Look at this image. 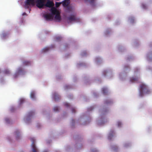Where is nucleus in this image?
<instances>
[{
    "instance_id": "1",
    "label": "nucleus",
    "mask_w": 152,
    "mask_h": 152,
    "mask_svg": "<svg viewBox=\"0 0 152 152\" xmlns=\"http://www.w3.org/2000/svg\"><path fill=\"white\" fill-rule=\"evenodd\" d=\"M45 0H37L36 1V6L39 8H42L44 6ZM35 4L34 0H26L25 2L26 6L31 5L34 6Z\"/></svg>"
},
{
    "instance_id": "38",
    "label": "nucleus",
    "mask_w": 152,
    "mask_h": 152,
    "mask_svg": "<svg viewBox=\"0 0 152 152\" xmlns=\"http://www.w3.org/2000/svg\"><path fill=\"white\" fill-rule=\"evenodd\" d=\"M13 108H12L11 109V111L12 112L13 111Z\"/></svg>"
},
{
    "instance_id": "41",
    "label": "nucleus",
    "mask_w": 152,
    "mask_h": 152,
    "mask_svg": "<svg viewBox=\"0 0 152 152\" xmlns=\"http://www.w3.org/2000/svg\"><path fill=\"white\" fill-rule=\"evenodd\" d=\"M51 46L52 48H53L55 47L54 45H52Z\"/></svg>"
},
{
    "instance_id": "42",
    "label": "nucleus",
    "mask_w": 152,
    "mask_h": 152,
    "mask_svg": "<svg viewBox=\"0 0 152 152\" xmlns=\"http://www.w3.org/2000/svg\"><path fill=\"white\" fill-rule=\"evenodd\" d=\"M129 67V66H125V68L126 69L127 67Z\"/></svg>"
},
{
    "instance_id": "12",
    "label": "nucleus",
    "mask_w": 152,
    "mask_h": 152,
    "mask_svg": "<svg viewBox=\"0 0 152 152\" xmlns=\"http://www.w3.org/2000/svg\"><path fill=\"white\" fill-rule=\"evenodd\" d=\"M114 134L115 133L113 131L111 130L109 134L108 139L109 140H111Z\"/></svg>"
},
{
    "instance_id": "37",
    "label": "nucleus",
    "mask_w": 152,
    "mask_h": 152,
    "mask_svg": "<svg viewBox=\"0 0 152 152\" xmlns=\"http://www.w3.org/2000/svg\"><path fill=\"white\" fill-rule=\"evenodd\" d=\"M107 72L106 71H104L103 73L104 74V75H106V73Z\"/></svg>"
},
{
    "instance_id": "14",
    "label": "nucleus",
    "mask_w": 152,
    "mask_h": 152,
    "mask_svg": "<svg viewBox=\"0 0 152 152\" xmlns=\"http://www.w3.org/2000/svg\"><path fill=\"white\" fill-rule=\"evenodd\" d=\"M138 78L137 77H133L130 78V81L131 82L133 83L137 81L138 80Z\"/></svg>"
},
{
    "instance_id": "8",
    "label": "nucleus",
    "mask_w": 152,
    "mask_h": 152,
    "mask_svg": "<svg viewBox=\"0 0 152 152\" xmlns=\"http://www.w3.org/2000/svg\"><path fill=\"white\" fill-rule=\"evenodd\" d=\"M51 11L52 13V15L53 16L59 12L56 8L53 7H52L51 9Z\"/></svg>"
},
{
    "instance_id": "25",
    "label": "nucleus",
    "mask_w": 152,
    "mask_h": 152,
    "mask_svg": "<svg viewBox=\"0 0 152 152\" xmlns=\"http://www.w3.org/2000/svg\"><path fill=\"white\" fill-rule=\"evenodd\" d=\"M64 105L66 107H68L70 106V104L67 103L65 102L64 103Z\"/></svg>"
},
{
    "instance_id": "3",
    "label": "nucleus",
    "mask_w": 152,
    "mask_h": 152,
    "mask_svg": "<svg viewBox=\"0 0 152 152\" xmlns=\"http://www.w3.org/2000/svg\"><path fill=\"white\" fill-rule=\"evenodd\" d=\"M32 142L31 146L32 148V151L33 152H38V150L35 144V140L34 138H32L31 139Z\"/></svg>"
},
{
    "instance_id": "5",
    "label": "nucleus",
    "mask_w": 152,
    "mask_h": 152,
    "mask_svg": "<svg viewBox=\"0 0 152 152\" xmlns=\"http://www.w3.org/2000/svg\"><path fill=\"white\" fill-rule=\"evenodd\" d=\"M44 18L46 20H53V15L50 14H46L44 15Z\"/></svg>"
},
{
    "instance_id": "13",
    "label": "nucleus",
    "mask_w": 152,
    "mask_h": 152,
    "mask_svg": "<svg viewBox=\"0 0 152 152\" xmlns=\"http://www.w3.org/2000/svg\"><path fill=\"white\" fill-rule=\"evenodd\" d=\"M55 15H56L54 18L56 20H60L61 19L60 13L58 12Z\"/></svg>"
},
{
    "instance_id": "4",
    "label": "nucleus",
    "mask_w": 152,
    "mask_h": 152,
    "mask_svg": "<svg viewBox=\"0 0 152 152\" xmlns=\"http://www.w3.org/2000/svg\"><path fill=\"white\" fill-rule=\"evenodd\" d=\"M67 20L68 23H69L72 22L76 21L77 20V19L75 15H72L68 18Z\"/></svg>"
},
{
    "instance_id": "9",
    "label": "nucleus",
    "mask_w": 152,
    "mask_h": 152,
    "mask_svg": "<svg viewBox=\"0 0 152 152\" xmlns=\"http://www.w3.org/2000/svg\"><path fill=\"white\" fill-rule=\"evenodd\" d=\"M54 99L55 101H57L60 99V96L56 93H54L53 94Z\"/></svg>"
},
{
    "instance_id": "44",
    "label": "nucleus",
    "mask_w": 152,
    "mask_h": 152,
    "mask_svg": "<svg viewBox=\"0 0 152 152\" xmlns=\"http://www.w3.org/2000/svg\"><path fill=\"white\" fill-rule=\"evenodd\" d=\"M133 21H134V20H133V22H133Z\"/></svg>"
},
{
    "instance_id": "11",
    "label": "nucleus",
    "mask_w": 152,
    "mask_h": 152,
    "mask_svg": "<svg viewBox=\"0 0 152 152\" xmlns=\"http://www.w3.org/2000/svg\"><path fill=\"white\" fill-rule=\"evenodd\" d=\"M69 0H65L61 2L64 7H66L69 5Z\"/></svg>"
},
{
    "instance_id": "36",
    "label": "nucleus",
    "mask_w": 152,
    "mask_h": 152,
    "mask_svg": "<svg viewBox=\"0 0 152 152\" xmlns=\"http://www.w3.org/2000/svg\"><path fill=\"white\" fill-rule=\"evenodd\" d=\"M149 56L151 57V59H152V53H151L150 54V55Z\"/></svg>"
},
{
    "instance_id": "30",
    "label": "nucleus",
    "mask_w": 152,
    "mask_h": 152,
    "mask_svg": "<svg viewBox=\"0 0 152 152\" xmlns=\"http://www.w3.org/2000/svg\"><path fill=\"white\" fill-rule=\"evenodd\" d=\"M118 126V127H120L121 125V123L120 122H118L117 123Z\"/></svg>"
},
{
    "instance_id": "43",
    "label": "nucleus",
    "mask_w": 152,
    "mask_h": 152,
    "mask_svg": "<svg viewBox=\"0 0 152 152\" xmlns=\"http://www.w3.org/2000/svg\"><path fill=\"white\" fill-rule=\"evenodd\" d=\"M43 152H48V151H45Z\"/></svg>"
},
{
    "instance_id": "40",
    "label": "nucleus",
    "mask_w": 152,
    "mask_h": 152,
    "mask_svg": "<svg viewBox=\"0 0 152 152\" xmlns=\"http://www.w3.org/2000/svg\"><path fill=\"white\" fill-rule=\"evenodd\" d=\"M26 14V13L25 12L23 13V15H25Z\"/></svg>"
},
{
    "instance_id": "26",
    "label": "nucleus",
    "mask_w": 152,
    "mask_h": 152,
    "mask_svg": "<svg viewBox=\"0 0 152 152\" xmlns=\"http://www.w3.org/2000/svg\"><path fill=\"white\" fill-rule=\"evenodd\" d=\"M142 7L144 9H146L147 8L146 5L145 4H142Z\"/></svg>"
},
{
    "instance_id": "20",
    "label": "nucleus",
    "mask_w": 152,
    "mask_h": 152,
    "mask_svg": "<svg viewBox=\"0 0 152 152\" xmlns=\"http://www.w3.org/2000/svg\"><path fill=\"white\" fill-rule=\"evenodd\" d=\"M50 48L49 47H46L44 48H43L42 50V52H45L47 51H48L50 49Z\"/></svg>"
},
{
    "instance_id": "24",
    "label": "nucleus",
    "mask_w": 152,
    "mask_h": 152,
    "mask_svg": "<svg viewBox=\"0 0 152 152\" xmlns=\"http://www.w3.org/2000/svg\"><path fill=\"white\" fill-rule=\"evenodd\" d=\"M61 2H56V7H59L61 4Z\"/></svg>"
},
{
    "instance_id": "15",
    "label": "nucleus",
    "mask_w": 152,
    "mask_h": 152,
    "mask_svg": "<svg viewBox=\"0 0 152 152\" xmlns=\"http://www.w3.org/2000/svg\"><path fill=\"white\" fill-rule=\"evenodd\" d=\"M15 135L16 138L17 139H18L19 138V137H20V133L18 130H17L15 132Z\"/></svg>"
},
{
    "instance_id": "31",
    "label": "nucleus",
    "mask_w": 152,
    "mask_h": 152,
    "mask_svg": "<svg viewBox=\"0 0 152 152\" xmlns=\"http://www.w3.org/2000/svg\"><path fill=\"white\" fill-rule=\"evenodd\" d=\"M70 87V86H68V85H67V86H65V89H68V88H69Z\"/></svg>"
},
{
    "instance_id": "27",
    "label": "nucleus",
    "mask_w": 152,
    "mask_h": 152,
    "mask_svg": "<svg viewBox=\"0 0 152 152\" xmlns=\"http://www.w3.org/2000/svg\"><path fill=\"white\" fill-rule=\"evenodd\" d=\"M25 101V100L23 99H21L20 100V104H22Z\"/></svg>"
},
{
    "instance_id": "10",
    "label": "nucleus",
    "mask_w": 152,
    "mask_h": 152,
    "mask_svg": "<svg viewBox=\"0 0 152 152\" xmlns=\"http://www.w3.org/2000/svg\"><path fill=\"white\" fill-rule=\"evenodd\" d=\"M96 0H84V1L86 3H89V4L93 6L94 5L95 1Z\"/></svg>"
},
{
    "instance_id": "29",
    "label": "nucleus",
    "mask_w": 152,
    "mask_h": 152,
    "mask_svg": "<svg viewBox=\"0 0 152 152\" xmlns=\"http://www.w3.org/2000/svg\"><path fill=\"white\" fill-rule=\"evenodd\" d=\"M5 120L6 121V122L7 123H9V121H10V120L8 118H6L5 119Z\"/></svg>"
},
{
    "instance_id": "17",
    "label": "nucleus",
    "mask_w": 152,
    "mask_h": 152,
    "mask_svg": "<svg viewBox=\"0 0 152 152\" xmlns=\"http://www.w3.org/2000/svg\"><path fill=\"white\" fill-rule=\"evenodd\" d=\"M30 96L31 98L34 99H35V94L34 92H32L30 94Z\"/></svg>"
},
{
    "instance_id": "18",
    "label": "nucleus",
    "mask_w": 152,
    "mask_h": 152,
    "mask_svg": "<svg viewBox=\"0 0 152 152\" xmlns=\"http://www.w3.org/2000/svg\"><path fill=\"white\" fill-rule=\"evenodd\" d=\"M23 64L24 65H28L31 64L30 62L28 61H25L23 62Z\"/></svg>"
},
{
    "instance_id": "6",
    "label": "nucleus",
    "mask_w": 152,
    "mask_h": 152,
    "mask_svg": "<svg viewBox=\"0 0 152 152\" xmlns=\"http://www.w3.org/2000/svg\"><path fill=\"white\" fill-rule=\"evenodd\" d=\"M54 5V4L53 1H48L45 5V6L47 7L50 8L53 7Z\"/></svg>"
},
{
    "instance_id": "32",
    "label": "nucleus",
    "mask_w": 152,
    "mask_h": 152,
    "mask_svg": "<svg viewBox=\"0 0 152 152\" xmlns=\"http://www.w3.org/2000/svg\"><path fill=\"white\" fill-rule=\"evenodd\" d=\"M34 113L33 112H30L29 113V116H31V115H33V114Z\"/></svg>"
},
{
    "instance_id": "28",
    "label": "nucleus",
    "mask_w": 152,
    "mask_h": 152,
    "mask_svg": "<svg viewBox=\"0 0 152 152\" xmlns=\"http://www.w3.org/2000/svg\"><path fill=\"white\" fill-rule=\"evenodd\" d=\"M94 108L93 107H91L88 109V111H90L94 109Z\"/></svg>"
},
{
    "instance_id": "21",
    "label": "nucleus",
    "mask_w": 152,
    "mask_h": 152,
    "mask_svg": "<svg viewBox=\"0 0 152 152\" xmlns=\"http://www.w3.org/2000/svg\"><path fill=\"white\" fill-rule=\"evenodd\" d=\"M59 110V108L58 107H55L54 108V112H57Z\"/></svg>"
},
{
    "instance_id": "33",
    "label": "nucleus",
    "mask_w": 152,
    "mask_h": 152,
    "mask_svg": "<svg viewBox=\"0 0 152 152\" xmlns=\"http://www.w3.org/2000/svg\"><path fill=\"white\" fill-rule=\"evenodd\" d=\"M110 103V102L109 100H106L105 102V104H108V103Z\"/></svg>"
},
{
    "instance_id": "39",
    "label": "nucleus",
    "mask_w": 152,
    "mask_h": 152,
    "mask_svg": "<svg viewBox=\"0 0 152 152\" xmlns=\"http://www.w3.org/2000/svg\"><path fill=\"white\" fill-rule=\"evenodd\" d=\"M75 122V120H74L73 119H72V122L73 123H74Z\"/></svg>"
},
{
    "instance_id": "2",
    "label": "nucleus",
    "mask_w": 152,
    "mask_h": 152,
    "mask_svg": "<svg viewBox=\"0 0 152 152\" xmlns=\"http://www.w3.org/2000/svg\"><path fill=\"white\" fill-rule=\"evenodd\" d=\"M150 93V91L147 86L144 83H142L140 85V96L142 97L144 94H148Z\"/></svg>"
},
{
    "instance_id": "16",
    "label": "nucleus",
    "mask_w": 152,
    "mask_h": 152,
    "mask_svg": "<svg viewBox=\"0 0 152 152\" xmlns=\"http://www.w3.org/2000/svg\"><path fill=\"white\" fill-rule=\"evenodd\" d=\"M107 89L106 88H103L102 89V93L104 95L106 94L107 93Z\"/></svg>"
},
{
    "instance_id": "35",
    "label": "nucleus",
    "mask_w": 152,
    "mask_h": 152,
    "mask_svg": "<svg viewBox=\"0 0 152 152\" xmlns=\"http://www.w3.org/2000/svg\"><path fill=\"white\" fill-rule=\"evenodd\" d=\"M93 152H98V151L95 149H94L92 150Z\"/></svg>"
},
{
    "instance_id": "22",
    "label": "nucleus",
    "mask_w": 152,
    "mask_h": 152,
    "mask_svg": "<svg viewBox=\"0 0 152 152\" xmlns=\"http://www.w3.org/2000/svg\"><path fill=\"white\" fill-rule=\"evenodd\" d=\"M61 37H56V40L57 41H59L61 40Z\"/></svg>"
},
{
    "instance_id": "23",
    "label": "nucleus",
    "mask_w": 152,
    "mask_h": 152,
    "mask_svg": "<svg viewBox=\"0 0 152 152\" xmlns=\"http://www.w3.org/2000/svg\"><path fill=\"white\" fill-rule=\"evenodd\" d=\"M112 148L113 150L116 151L118 149V148L117 146L114 145L112 147Z\"/></svg>"
},
{
    "instance_id": "45",
    "label": "nucleus",
    "mask_w": 152,
    "mask_h": 152,
    "mask_svg": "<svg viewBox=\"0 0 152 152\" xmlns=\"http://www.w3.org/2000/svg\"><path fill=\"white\" fill-rule=\"evenodd\" d=\"M125 147H126V145H125Z\"/></svg>"
},
{
    "instance_id": "34",
    "label": "nucleus",
    "mask_w": 152,
    "mask_h": 152,
    "mask_svg": "<svg viewBox=\"0 0 152 152\" xmlns=\"http://www.w3.org/2000/svg\"><path fill=\"white\" fill-rule=\"evenodd\" d=\"M72 111L73 113H75V108H73L72 109Z\"/></svg>"
},
{
    "instance_id": "7",
    "label": "nucleus",
    "mask_w": 152,
    "mask_h": 152,
    "mask_svg": "<svg viewBox=\"0 0 152 152\" xmlns=\"http://www.w3.org/2000/svg\"><path fill=\"white\" fill-rule=\"evenodd\" d=\"M23 69L21 67L19 68L16 73L14 75V77L15 78H16L18 76V75L20 73H23Z\"/></svg>"
},
{
    "instance_id": "19",
    "label": "nucleus",
    "mask_w": 152,
    "mask_h": 152,
    "mask_svg": "<svg viewBox=\"0 0 152 152\" xmlns=\"http://www.w3.org/2000/svg\"><path fill=\"white\" fill-rule=\"evenodd\" d=\"M4 73L6 75L10 74V71L7 69H6L4 71Z\"/></svg>"
}]
</instances>
